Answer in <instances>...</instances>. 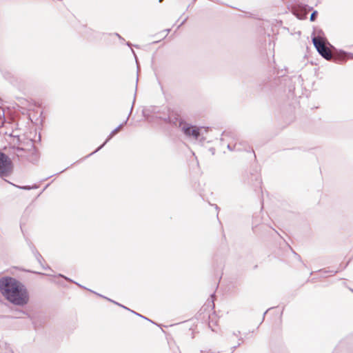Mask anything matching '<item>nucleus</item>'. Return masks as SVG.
<instances>
[{"mask_svg": "<svg viewBox=\"0 0 353 353\" xmlns=\"http://www.w3.org/2000/svg\"><path fill=\"white\" fill-rule=\"evenodd\" d=\"M13 163L11 159L4 152L0 151V176L5 177L13 172Z\"/></svg>", "mask_w": 353, "mask_h": 353, "instance_id": "obj_3", "label": "nucleus"}, {"mask_svg": "<svg viewBox=\"0 0 353 353\" xmlns=\"http://www.w3.org/2000/svg\"><path fill=\"white\" fill-rule=\"evenodd\" d=\"M138 81H139V79H138V77H137V83H136V90L137 89V82H138Z\"/></svg>", "mask_w": 353, "mask_h": 353, "instance_id": "obj_32", "label": "nucleus"}, {"mask_svg": "<svg viewBox=\"0 0 353 353\" xmlns=\"http://www.w3.org/2000/svg\"><path fill=\"white\" fill-rule=\"evenodd\" d=\"M201 136V129L195 125H193V128L191 130L190 137L194 138L195 139H198Z\"/></svg>", "mask_w": 353, "mask_h": 353, "instance_id": "obj_15", "label": "nucleus"}, {"mask_svg": "<svg viewBox=\"0 0 353 353\" xmlns=\"http://www.w3.org/2000/svg\"><path fill=\"white\" fill-rule=\"evenodd\" d=\"M12 149L14 150V153L16 154L18 157H22V152H25V150L21 147H13Z\"/></svg>", "mask_w": 353, "mask_h": 353, "instance_id": "obj_17", "label": "nucleus"}, {"mask_svg": "<svg viewBox=\"0 0 353 353\" xmlns=\"http://www.w3.org/2000/svg\"><path fill=\"white\" fill-rule=\"evenodd\" d=\"M26 241L30 249L31 250L32 254H34V257L36 258L37 261L40 264L41 268L43 270H51V268L50 266H48V265L46 266L43 265V262L44 261V259H43V256L36 249L35 246L33 245V243L31 242V241L28 239H26Z\"/></svg>", "mask_w": 353, "mask_h": 353, "instance_id": "obj_9", "label": "nucleus"}, {"mask_svg": "<svg viewBox=\"0 0 353 353\" xmlns=\"http://www.w3.org/2000/svg\"><path fill=\"white\" fill-rule=\"evenodd\" d=\"M163 1V0H159V1L160 3H161V2H162Z\"/></svg>", "mask_w": 353, "mask_h": 353, "instance_id": "obj_37", "label": "nucleus"}, {"mask_svg": "<svg viewBox=\"0 0 353 353\" xmlns=\"http://www.w3.org/2000/svg\"><path fill=\"white\" fill-rule=\"evenodd\" d=\"M270 310V308L268 309L264 313H263V319H262V321H264V319H265V314H267V312Z\"/></svg>", "mask_w": 353, "mask_h": 353, "instance_id": "obj_24", "label": "nucleus"}, {"mask_svg": "<svg viewBox=\"0 0 353 353\" xmlns=\"http://www.w3.org/2000/svg\"><path fill=\"white\" fill-rule=\"evenodd\" d=\"M126 44L128 46H131V43L130 42H127Z\"/></svg>", "mask_w": 353, "mask_h": 353, "instance_id": "obj_33", "label": "nucleus"}, {"mask_svg": "<svg viewBox=\"0 0 353 353\" xmlns=\"http://www.w3.org/2000/svg\"><path fill=\"white\" fill-rule=\"evenodd\" d=\"M135 98H136V93L134 94V100H133V102H132V107L130 108V113L126 119L125 121H124L122 123H121L119 126H117L114 130H113L110 133V134L108 135V137H107L106 140L105 141V142L101 145L100 146H99L94 152H91L90 154H89L88 155H87L86 157H84V159L85 158H88L90 156H92V154H94V153L97 152L98 151H99L101 149H102L104 145L119 132V130L120 129H121L123 128V126L124 125H125L129 119V117L130 116V114H132V110H133V108H134V102H135Z\"/></svg>", "mask_w": 353, "mask_h": 353, "instance_id": "obj_4", "label": "nucleus"}, {"mask_svg": "<svg viewBox=\"0 0 353 353\" xmlns=\"http://www.w3.org/2000/svg\"><path fill=\"white\" fill-rule=\"evenodd\" d=\"M0 292L7 301L15 305L23 306L29 301V294L26 285L15 278H1Z\"/></svg>", "mask_w": 353, "mask_h": 353, "instance_id": "obj_1", "label": "nucleus"}, {"mask_svg": "<svg viewBox=\"0 0 353 353\" xmlns=\"http://www.w3.org/2000/svg\"><path fill=\"white\" fill-rule=\"evenodd\" d=\"M5 118L3 117L2 119H0V128H3L5 123Z\"/></svg>", "mask_w": 353, "mask_h": 353, "instance_id": "obj_21", "label": "nucleus"}, {"mask_svg": "<svg viewBox=\"0 0 353 353\" xmlns=\"http://www.w3.org/2000/svg\"><path fill=\"white\" fill-rule=\"evenodd\" d=\"M227 148L230 151H250V146L245 141L236 142L234 144L228 143Z\"/></svg>", "mask_w": 353, "mask_h": 353, "instance_id": "obj_10", "label": "nucleus"}, {"mask_svg": "<svg viewBox=\"0 0 353 353\" xmlns=\"http://www.w3.org/2000/svg\"><path fill=\"white\" fill-rule=\"evenodd\" d=\"M33 272V273H34V274H43V275H44V274H43V273L39 272Z\"/></svg>", "mask_w": 353, "mask_h": 353, "instance_id": "obj_29", "label": "nucleus"}, {"mask_svg": "<svg viewBox=\"0 0 353 353\" xmlns=\"http://www.w3.org/2000/svg\"><path fill=\"white\" fill-rule=\"evenodd\" d=\"M51 176H48V177H46V179H48V178H50V177H51Z\"/></svg>", "mask_w": 353, "mask_h": 353, "instance_id": "obj_36", "label": "nucleus"}, {"mask_svg": "<svg viewBox=\"0 0 353 353\" xmlns=\"http://www.w3.org/2000/svg\"><path fill=\"white\" fill-rule=\"evenodd\" d=\"M188 19V17H185L182 21L181 23L178 26L177 28L179 29L181 26H182L185 23V21H187Z\"/></svg>", "mask_w": 353, "mask_h": 353, "instance_id": "obj_22", "label": "nucleus"}, {"mask_svg": "<svg viewBox=\"0 0 353 353\" xmlns=\"http://www.w3.org/2000/svg\"><path fill=\"white\" fill-rule=\"evenodd\" d=\"M210 151H211V152H212L213 154H214V148H211Z\"/></svg>", "mask_w": 353, "mask_h": 353, "instance_id": "obj_31", "label": "nucleus"}, {"mask_svg": "<svg viewBox=\"0 0 353 353\" xmlns=\"http://www.w3.org/2000/svg\"><path fill=\"white\" fill-rule=\"evenodd\" d=\"M10 183L12 184V185L15 186L16 188H17L19 189H21V190H30L32 189H37V188H38V185H34L32 186H30V185H18L13 184V183H10Z\"/></svg>", "mask_w": 353, "mask_h": 353, "instance_id": "obj_16", "label": "nucleus"}, {"mask_svg": "<svg viewBox=\"0 0 353 353\" xmlns=\"http://www.w3.org/2000/svg\"><path fill=\"white\" fill-rule=\"evenodd\" d=\"M151 112L153 114V117L156 119H159L158 116H163V112L170 113L169 109L164 108L163 110H161L159 108H152Z\"/></svg>", "mask_w": 353, "mask_h": 353, "instance_id": "obj_13", "label": "nucleus"}, {"mask_svg": "<svg viewBox=\"0 0 353 353\" xmlns=\"http://www.w3.org/2000/svg\"><path fill=\"white\" fill-rule=\"evenodd\" d=\"M179 128L181 129V130L185 136L190 137L193 125L190 123H188L184 120H180Z\"/></svg>", "mask_w": 353, "mask_h": 353, "instance_id": "obj_11", "label": "nucleus"}, {"mask_svg": "<svg viewBox=\"0 0 353 353\" xmlns=\"http://www.w3.org/2000/svg\"><path fill=\"white\" fill-rule=\"evenodd\" d=\"M58 276H59V277L63 278V279H65L66 281H70V282L74 283H75L76 285H77L79 287H80V288H84V289H85V287H83V285H80L79 283H77V282H75V281H72L71 279H70V278H68V277H67V276H64V275H63V274H58ZM86 290H87V288H86ZM88 290H90V292H93V293H94V294H97L98 296H101V297H103V298H105V299H106L107 300H108L109 301L112 302V303H114V304H116V305H119V306L122 307L123 308H124V309H125V310H127L130 311V312H132L133 314H136V315H137V316H140V317H141V318H143V319H146L147 321H149L152 322V323H154V322H153V321H152L151 320H150L149 319H148V318H146V317L143 316V315H141V314H139V313H137V312H134V311H133V310H130V309L128 308L127 307H125V306H124V305H121V304H120V303H117V302H116V301H113V300H112V299H109V298H107V297H105V296H102L101 294H97V293H96L95 292H94V291H92V290H88Z\"/></svg>", "mask_w": 353, "mask_h": 353, "instance_id": "obj_6", "label": "nucleus"}, {"mask_svg": "<svg viewBox=\"0 0 353 353\" xmlns=\"http://www.w3.org/2000/svg\"><path fill=\"white\" fill-rule=\"evenodd\" d=\"M115 35L121 40L124 41V39L121 37L118 33H115Z\"/></svg>", "mask_w": 353, "mask_h": 353, "instance_id": "obj_25", "label": "nucleus"}, {"mask_svg": "<svg viewBox=\"0 0 353 353\" xmlns=\"http://www.w3.org/2000/svg\"><path fill=\"white\" fill-rule=\"evenodd\" d=\"M312 43L319 54L325 59L330 61L332 59V53L328 48L325 46L324 42H321L317 38H312Z\"/></svg>", "mask_w": 353, "mask_h": 353, "instance_id": "obj_5", "label": "nucleus"}, {"mask_svg": "<svg viewBox=\"0 0 353 353\" xmlns=\"http://www.w3.org/2000/svg\"><path fill=\"white\" fill-rule=\"evenodd\" d=\"M50 184H47V185L45 187L44 190L47 188L49 186Z\"/></svg>", "mask_w": 353, "mask_h": 353, "instance_id": "obj_34", "label": "nucleus"}, {"mask_svg": "<svg viewBox=\"0 0 353 353\" xmlns=\"http://www.w3.org/2000/svg\"><path fill=\"white\" fill-rule=\"evenodd\" d=\"M244 182L252 186L254 191H257L261 189V177L256 171L254 172H250V175L245 179Z\"/></svg>", "mask_w": 353, "mask_h": 353, "instance_id": "obj_7", "label": "nucleus"}, {"mask_svg": "<svg viewBox=\"0 0 353 353\" xmlns=\"http://www.w3.org/2000/svg\"><path fill=\"white\" fill-rule=\"evenodd\" d=\"M317 16H318V12L316 10L313 11L310 15V21H314L316 20Z\"/></svg>", "mask_w": 353, "mask_h": 353, "instance_id": "obj_18", "label": "nucleus"}, {"mask_svg": "<svg viewBox=\"0 0 353 353\" xmlns=\"http://www.w3.org/2000/svg\"><path fill=\"white\" fill-rule=\"evenodd\" d=\"M285 76V72H283V70L281 71H277L276 75L270 76L267 77L263 81V83L261 85V90L265 92H272L275 90L280 85L283 83V81H285L286 79H284Z\"/></svg>", "mask_w": 353, "mask_h": 353, "instance_id": "obj_2", "label": "nucleus"}, {"mask_svg": "<svg viewBox=\"0 0 353 353\" xmlns=\"http://www.w3.org/2000/svg\"><path fill=\"white\" fill-rule=\"evenodd\" d=\"M290 250H292V252H293V254H294V256H296V259L301 261V257L299 254H298L297 253H296L292 249V248H290Z\"/></svg>", "mask_w": 353, "mask_h": 353, "instance_id": "obj_19", "label": "nucleus"}, {"mask_svg": "<svg viewBox=\"0 0 353 353\" xmlns=\"http://www.w3.org/2000/svg\"><path fill=\"white\" fill-rule=\"evenodd\" d=\"M241 343H238V344H237V345H234V346L232 347H231V352H230V353H233V352L235 351V350H236L238 347H239V346L241 345Z\"/></svg>", "mask_w": 353, "mask_h": 353, "instance_id": "obj_20", "label": "nucleus"}, {"mask_svg": "<svg viewBox=\"0 0 353 353\" xmlns=\"http://www.w3.org/2000/svg\"><path fill=\"white\" fill-rule=\"evenodd\" d=\"M215 208L216 211H219L220 210L219 207L217 205H215Z\"/></svg>", "mask_w": 353, "mask_h": 353, "instance_id": "obj_30", "label": "nucleus"}, {"mask_svg": "<svg viewBox=\"0 0 353 353\" xmlns=\"http://www.w3.org/2000/svg\"><path fill=\"white\" fill-rule=\"evenodd\" d=\"M160 120L163 121L166 123L171 124L174 126H178L180 120H183L178 114L170 112H163V116H158Z\"/></svg>", "mask_w": 353, "mask_h": 353, "instance_id": "obj_8", "label": "nucleus"}, {"mask_svg": "<svg viewBox=\"0 0 353 353\" xmlns=\"http://www.w3.org/2000/svg\"><path fill=\"white\" fill-rule=\"evenodd\" d=\"M347 54H348V57L350 59H353V53L349 52Z\"/></svg>", "mask_w": 353, "mask_h": 353, "instance_id": "obj_26", "label": "nucleus"}, {"mask_svg": "<svg viewBox=\"0 0 353 353\" xmlns=\"http://www.w3.org/2000/svg\"><path fill=\"white\" fill-rule=\"evenodd\" d=\"M312 38H316V39H319V41L321 42H327L329 46L332 48H334L327 40V39L325 38V34L323 32V31L322 30H316V32H314L312 34Z\"/></svg>", "mask_w": 353, "mask_h": 353, "instance_id": "obj_12", "label": "nucleus"}, {"mask_svg": "<svg viewBox=\"0 0 353 353\" xmlns=\"http://www.w3.org/2000/svg\"><path fill=\"white\" fill-rule=\"evenodd\" d=\"M68 168H69V167L66 168L65 169H64V170H61V172H58V173L55 174L54 175H57V174H60V173L63 172H64L65 170H66Z\"/></svg>", "mask_w": 353, "mask_h": 353, "instance_id": "obj_28", "label": "nucleus"}, {"mask_svg": "<svg viewBox=\"0 0 353 353\" xmlns=\"http://www.w3.org/2000/svg\"><path fill=\"white\" fill-rule=\"evenodd\" d=\"M325 272L337 273V272H338V270L325 271Z\"/></svg>", "mask_w": 353, "mask_h": 353, "instance_id": "obj_27", "label": "nucleus"}, {"mask_svg": "<svg viewBox=\"0 0 353 353\" xmlns=\"http://www.w3.org/2000/svg\"><path fill=\"white\" fill-rule=\"evenodd\" d=\"M0 352L2 353H14L10 345L7 343L0 344Z\"/></svg>", "mask_w": 353, "mask_h": 353, "instance_id": "obj_14", "label": "nucleus"}, {"mask_svg": "<svg viewBox=\"0 0 353 353\" xmlns=\"http://www.w3.org/2000/svg\"><path fill=\"white\" fill-rule=\"evenodd\" d=\"M241 334L240 331L233 332L232 335L238 336Z\"/></svg>", "mask_w": 353, "mask_h": 353, "instance_id": "obj_23", "label": "nucleus"}, {"mask_svg": "<svg viewBox=\"0 0 353 353\" xmlns=\"http://www.w3.org/2000/svg\"><path fill=\"white\" fill-rule=\"evenodd\" d=\"M132 53L135 55V52L133 50H132Z\"/></svg>", "mask_w": 353, "mask_h": 353, "instance_id": "obj_35", "label": "nucleus"}]
</instances>
